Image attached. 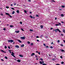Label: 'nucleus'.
I'll return each mask as SVG.
<instances>
[{
    "mask_svg": "<svg viewBox=\"0 0 65 65\" xmlns=\"http://www.w3.org/2000/svg\"><path fill=\"white\" fill-rule=\"evenodd\" d=\"M61 16L62 17H64V15L63 14H61Z\"/></svg>",
    "mask_w": 65,
    "mask_h": 65,
    "instance_id": "nucleus-21",
    "label": "nucleus"
},
{
    "mask_svg": "<svg viewBox=\"0 0 65 65\" xmlns=\"http://www.w3.org/2000/svg\"><path fill=\"white\" fill-rule=\"evenodd\" d=\"M24 11L25 13H26V12H27V11H26V10H24Z\"/></svg>",
    "mask_w": 65,
    "mask_h": 65,
    "instance_id": "nucleus-40",
    "label": "nucleus"
},
{
    "mask_svg": "<svg viewBox=\"0 0 65 65\" xmlns=\"http://www.w3.org/2000/svg\"><path fill=\"white\" fill-rule=\"evenodd\" d=\"M21 30H22V31H24V29H23L21 28Z\"/></svg>",
    "mask_w": 65,
    "mask_h": 65,
    "instance_id": "nucleus-32",
    "label": "nucleus"
},
{
    "mask_svg": "<svg viewBox=\"0 0 65 65\" xmlns=\"http://www.w3.org/2000/svg\"><path fill=\"white\" fill-rule=\"evenodd\" d=\"M55 60H56V59H52V60H53V61H55Z\"/></svg>",
    "mask_w": 65,
    "mask_h": 65,
    "instance_id": "nucleus-31",
    "label": "nucleus"
},
{
    "mask_svg": "<svg viewBox=\"0 0 65 65\" xmlns=\"http://www.w3.org/2000/svg\"><path fill=\"white\" fill-rule=\"evenodd\" d=\"M61 23H64L63 22H61Z\"/></svg>",
    "mask_w": 65,
    "mask_h": 65,
    "instance_id": "nucleus-64",
    "label": "nucleus"
},
{
    "mask_svg": "<svg viewBox=\"0 0 65 65\" xmlns=\"http://www.w3.org/2000/svg\"><path fill=\"white\" fill-rule=\"evenodd\" d=\"M60 58L61 59H62V58H63V57H62V56H60Z\"/></svg>",
    "mask_w": 65,
    "mask_h": 65,
    "instance_id": "nucleus-42",
    "label": "nucleus"
},
{
    "mask_svg": "<svg viewBox=\"0 0 65 65\" xmlns=\"http://www.w3.org/2000/svg\"><path fill=\"white\" fill-rule=\"evenodd\" d=\"M51 1L52 2H55V1L54 0H52Z\"/></svg>",
    "mask_w": 65,
    "mask_h": 65,
    "instance_id": "nucleus-18",
    "label": "nucleus"
},
{
    "mask_svg": "<svg viewBox=\"0 0 65 65\" xmlns=\"http://www.w3.org/2000/svg\"><path fill=\"white\" fill-rule=\"evenodd\" d=\"M41 28H43V26L42 25H41Z\"/></svg>",
    "mask_w": 65,
    "mask_h": 65,
    "instance_id": "nucleus-20",
    "label": "nucleus"
},
{
    "mask_svg": "<svg viewBox=\"0 0 65 65\" xmlns=\"http://www.w3.org/2000/svg\"><path fill=\"white\" fill-rule=\"evenodd\" d=\"M63 32H64V33H65V30H63Z\"/></svg>",
    "mask_w": 65,
    "mask_h": 65,
    "instance_id": "nucleus-34",
    "label": "nucleus"
},
{
    "mask_svg": "<svg viewBox=\"0 0 65 65\" xmlns=\"http://www.w3.org/2000/svg\"><path fill=\"white\" fill-rule=\"evenodd\" d=\"M19 56L21 57H23V55H19Z\"/></svg>",
    "mask_w": 65,
    "mask_h": 65,
    "instance_id": "nucleus-8",
    "label": "nucleus"
},
{
    "mask_svg": "<svg viewBox=\"0 0 65 65\" xmlns=\"http://www.w3.org/2000/svg\"><path fill=\"white\" fill-rule=\"evenodd\" d=\"M61 35H62V36H63V34H61Z\"/></svg>",
    "mask_w": 65,
    "mask_h": 65,
    "instance_id": "nucleus-56",
    "label": "nucleus"
},
{
    "mask_svg": "<svg viewBox=\"0 0 65 65\" xmlns=\"http://www.w3.org/2000/svg\"><path fill=\"white\" fill-rule=\"evenodd\" d=\"M21 39H25V37H21Z\"/></svg>",
    "mask_w": 65,
    "mask_h": 65,
    "instance_id": "nucleus-3",
    "label": "nucleus"
},
{
    "mask_svg": "<svg viewBox=\"0 0 65 65\" xmlns=\"http://www.w3.org/2000/svg\"><path fill=\"white\" fill-rule=\"evenodd\" d=\"M33 55H35V54L34 53H32V54H31V56H34Z\"/></svg>",
    "mask_w": 65,
    "mask_h": 65,
    "instance_id": "nucleus-7",
    "label": "nucleus"
},
{
    "mask_svg": "<svg viewBox=\"0 0 65 65\" xmlns=\"http://www.w3.org/2000/svg\"><path fill=\"white\" fill-rule=\"evenodd\" d=\"M29 17L30 18H31V19L33 18V17L32 16L30 15Z\"/></svg>",
    "mask_w": 65,
    "mask_h": 65,
    "instance_id": "nucleus-17",
    "label": "nucleus"
},
{
    "mask_svg": "<svg viewBox=\"0 0 65 65\" xmlns=\"http://www.w3.org/2000/svg\"><path fill=\"white\" fill-rule=\"evenodd\" d=\"M57 42H60V41H59V40H58Z\"/></svg>",
    "mask_w": 65,
    "mask_h": 65,
    "instance_id": "nucleus-49",
    "label": "nucleus"
},
{
    "mask_svg": "<svg viewBox=\"0 0 65 65\" xmlns=\"http://www.w3.org/2000/svg\"><path fill=\"white\" fill-rule=\"evenodd\" d=\"M14 5H16V3H15L14 4Z\"/></svg>",
    "mask_w": 65,
    "mask_h": 65,
    "instance_id": "nucleus-52",
    "label": "nucleus"
},
{
    "mask_svg": "<svg viewBox=\"0 0 65 65\" xmlns=\"http://www.w3.org/2000/svg\"><path fill=\"white\" fill-rule=\"evenodd\" d=\"M38 54H39V55H40V53L38 52Z\"/></svg>",
    "mask_w": 65,
    "mask_h": 65,
    "instance_id": "nucleus-36",
    "label": "nucleus"
},
{
    "mask_svg": "<svg viewBox=\"0 0 65 65\" xmlns=\"http://www.w3.org/2000/svg\"><path fill=\"white\" fill-rule=\"evenodd\" d=\"M10 18H11V17H12V16L10 15Z\"/></svg>",
    "mask_w": 65,
    "mask_h": 65,
    "instance_id": "nucleus-57",
    "label": "nucleus"
},
{
    "mask_svg": "<svg viewBox=\"0 0 65 65\" xmlns=\"http://www.w3.org/2000/svg\"><path fill=\"white\" fill-rule=\"evenodd\" d=\"M5 58L6 59H7V57L6 56H5Z\"/></svg>",
    "mask_w": 65,
    "mask_h": 65,
    "instance_id": "nucleus-23",
    "label": "nucleus"
},
{
    "mask_svg": "<svg viewBox=\"0 0 65 65\" xmlns=\"http://www.w3.org/2000/svg\"><path fill=\"white\" fill-rule=\"evenodd\" d=\"M8 48H9V49H10V47L8 46Z\"/></svg>",
    "mask_w": 65,
    "mask_h": 65,
    "instance_id": "nucleus-46",
    "label": "nucleus"
},
{
    "mask_svg": "<svg viewBox=\"0 0 65 65\" xmlns=\"http://www.w3.org/2000/svg\"><path fill=\"white\" fill-rule=\"evenodd\" d=\"M38 52H38L37 51L36 52V53H38Z\"/></svg>",
    "mask_w": 65,
    "mask_h": 65,
    "instance_id": "nucleus-54",
    "label": "nucleus"
},
{
    "mask_svg": "<svg viewBox=\"0 0 65 65\" xmlns=\"http://www.w3.org/2000/svg\"><path fill=\"white\" fill-rule=\"evenodd\" d=\"M3 30L4 31H5V30H6V29L5 28H4L3 29Z\"/></svg>",
    "mask_w": 65,
    "mask_h": 65,
    "instance_id": "nucleus-41",
    "label": "nucleus"
},
{
    "mask_svg": "<svg viewBox=\"0 0 65 65\" xmlns=\"http://www.w3.org/2000/svg\"><path fill=\"white\" fill-rule=\"evenodd\" d=\"M61 64H64V62L63 61L61 62Z\"/></svg>",
    "mask_w": 65,
    "mask_h": 65,
    "instance_id": "nucleus-25",
    "label": "nucleus"
},
{
    "mask_svg": "<svg viewBox=\"0 0 65 65\" xmlns=\"http://www.w3.org/2000/svg\"><path fill=\"white\" fill-rule=\"evenodd\" d=\"M1 15H3V14L2 13H1Z\"/></svg>",
    "mask_w": 65,
    "mask_h": 65,
    "instance_id": "nucleus-58",
    "label": "nucleus"
},
{
    "mask_svg": "<svg viewBox=\"0 0 65 65\" xmlns=\"http://www.w3.org/2000/svg\"><path fill=\"white\" fill-rule=\"evenodd\" d=\"M6 8H9V7H7V6H6Z\"/></svg>",
    "mask_w": 65,
    "mask_h": 65,
    "instance_id": "nucleus-27",
    "label": "nucleus"
},
{
    "mask_svg": "<svg viewBox=\"0 0 65 65\" xmlns=\"http://www.w3.org/2000/svg\"><path fill=\"white\" fill-rule=\"evenodd\" d=\"M11 55L13 57H15L14 56V54L13 53V52H12V54H11Z\"/></svg>",
    "mask_w": 65,
    "mask_h": 65,
    "instance_id": "nucleus-5",
    "label": "nucleus"
},
{
    "mask_svg": "<svg viewBox=\"0 0 65 65\" xmlns=\"http://www.w3.org/2000/svg\"><path fill=\"white\" fill-rule=\"evenodd\" d=\"M43 44L44 46H46V45H45V44L44 43H43Z\"/></svg>",
    "mask_w": 65,
    "mask_h": 65,
    "instance_id": "nucleus-30",
    "label": "nucleus"
},
{
    "mask_svg": "<svg viewBox=\"0 0 65 65\" xmlns=\"http://www.w3.org/2000/svg\"><path fill=\"white\" fill-rule=\"evenodd\" d=\"M14 13V11H13L12 12V14H13Z\"/></svg>",
    "mask_w": 65,
    "mask_h": 65,
    "instance_id": "nucleus-33",
    "label": "nucleus"
},
{
    "mask_svg": "<svg viewBox=\"0 0 65 65\" xmlns=\"http://www.w3.org/2000/svg\"><path fill=\"white\" fill-rule=\"evenodd\" d=\"M58 31L59 32H61V31H60L59 29H56L55 30V31L56 32H57V31Z\"/></svg>",
    "mask_w": 65,
    "mask_h": 65,
    "instance_id": "nucleus-2",
    "label": "nucleus"
},
{
    "mask_svg": "<svg viewBox=\"0 0 65 65\" xmlns=\"http://www.w3.org/2000/svg\"><path fill=\"white\" fill-rule=\"evenodd\" d=\"M40 60H41V61H43V59H42V58H41L40 59Z\"/></svg>",
    "mask_w": 65,
    "mask_h": 65,
    "instance_id": "nucleus-28",
    "label": "nucleus"
},
{
    "mask_svg": "<svg viewBox=\"0 0 65 65\" xmlns=\"http://www.w3.org/2000/svg\"><path fill=\"white\" fill-rule=\"evenodd\" d=\"M56 65H60V64L57 63V64H56Z\"/></svg>",
    "mask_w": 65,
    "mask_h": 65,
    "instance_id": "nucleus-50",
    "label": "nucleus"
},
{
    "mask_svg": "<svg viewBox=\"0 0 65 65\" xmlns=\"http://www.w3.org/2000/svg\"><path fill=\"white\" fill-rule=\"evenodd\" d=\"M20 23L21 24H22V22H20Z\"/></svg>",
    "mask_w": 65,
    "mask_h": 65,
    "instance_id": "nucleus-51",
    "label": "nucleus"
},
{
    "mask_svg": "<svg viewBox=\"0 0 65 65\" xmlns=\"http://www.w3.org/2000/svg\"><path fill=\"white\" fill-rule=\"evenodd\" d=\"M10 27H13V25H10Z\"/></svg>",
    "mask_w": 65,
    "mask_h": 65,
    "instance_id": "nucleus-22",
    "label": "nucleus"
},
{
    "mask_svg": "<svg viewBox=\"0 0 65 65\" xmlns=\"http://www.w3.org/2000/svg\"><path fill=\"white\" fill-rule=\"evenodd\" d=\"M27 42V43H28V44H30V42L29 41H28Z\"/></svg>",
    "mask_w": 65,
    "mask_h": 65,
    "instance_id": "nucleus-13",
    "label": "nucleus"
},
{
    "mask_svg": "<svg viewBox=\"0 0 65 65\" xmlns=\"http://www.w3.org/2000/svg\"><path fill=\"white\" fill-rule=\"evenodd\" d=\"M46 46L47 48L48 47V46Z\"/></svg>",
    "mask_w": 65,
    "mask_h": 65,
    "instance_id": "nucleus-55",
    "label": "nucleus"
},
{
    "mask_svg": "<svg viewBox=\"0 0 65 65\" xmlns=\"http://www.w3.org/2000/svg\"><path fill=\"white\" fill-rule=\"evenodd\" d=\"M24 44L22 45H21V47H24Z\"/></svg>",
    "mask_w": 65,
    "mask_h": 65,
    "instance_id": "nucleus-12",
    "label": "nucleus"
},
{
    "mask_svg": "<svg viewBox=\"0 0 65 65\" xmlns=\"http://www.w3.org/2000/svg\"><path fill=\"white\" fill-rule=\"evenodd\" d=\"M30 31L31 32H32V31H33V30L31 29H30Z\"/></svg>",
    "mask_w": 65,
    "mask_h": 65,
    "instance_id": "nucleus-26",
    "label": "nucleus"
},
{
    "mask_svg": "<svg viewBox=\"0 0 65 65\" xmlns=\"http://www.w3.org/2000/svg\"><path fill=\"white\" fill-rule=\"evenodd\" d=\"M8 42H11V43H12V42H13V40H8Z\"/></svg>",
    "mask_w": 65,
    "mask_h": 65,
    "instance_id": "nucleus-1",
    "label": "nucleus"
},
{
    "mask_svg": "<svg viewBox=\"0 0 65 65\" xmlns=\"http://www.w3.org/2000/svg\"><path fill=\"white\" fill-rule=\"evenodd\" d=\"M11 9H13V10H14V9L13 8H12Z\"/></svg>",
    "mask_w": 65,
    "mask_h": 65,
    "instance_id": "nucleus-37",
    "label": "nucleus"
},
{
    "mask_svg": "<svg viewBox=\"0 0 65 65\" xmlns=\"http://www.w3.org/2000/svg\"><path fill=\"white\" fill-rule=\"evenodd\" d=\"M61 51L62 52H64V50H61Z\"/></svg>",
    "mask_w": 65,
    "mask_h": 65,
    "instance_id": "nucleus-29",
    "label": "nucleus"
},
{
    "mask_svg": "<svg viewBox=\"0 0 65 65\" xmlns=\"http://www.w3.org/2000/svg\"><path fill=\"white\" fill-rule=\"evenodd\" d=\"M32 46L33 45V43H31L30 44Z\"/></svg>",
    "mask_w": 65,
    "mask_h": 65,
    "instance_id": "nucleus-19",
    "label": "nucleus"
},
{
    "mask_svg": "<svg viewBox=\"0 0 65 65\" xmlns=\"http://www.w3.org/2000/svg\"><path fill=\"white\" fill-rule=\"evenodd\" d=\"M37 41H38H38H39V40H37Z\"/></svg>",
    "mask_w": 65,
    "mask_h": 65,
    "instance_id": "nucleus-53",
    "label": "nucleus"
},
{
    "mask_svg": "<svg viewBox=\"0 0 65 65\" xmlns=\"http://www.w3.org/2000/svg\"><path fill=\"white\" fill-rule=\"evenodd\" d=\"M36 17H39V16L38 15H36Z\"/></svg>",
    "mask_w": 65,
    "mask_h": 65,
    "instance_id": "nucleus-39",
    "label": "nucleus"
},
{
    "mask_svg": "<svg viewBox=\"0 0 65 65\" xmlns=\"http://www.w3.org/2000/svg\"><path fill=\"white\" fill-rule=\"evenodd\" d=\"M36 38H39V37H38V36H37Z\"/></svg>",
    "mask_w": 65,
    "mask_h": 65,
    "instance_id": "nucleus-48",
    "label": "nucleus"
},
{
    "mask_svg": "<svg viewBox=\"0 0 65 65\" xmlns=\"http://www.w3.org/2000/svg\"><path fill=\"white\" fill-rule=\"evenodd\" d=\"M56 26H59V25L58 24H56Z\"/></svg>",
    "mask_w": 65,
    "mask_h": 65,
    "instance_id": "nucleus-38",
    "label": "nucleus"
},
{
    "mask_svg": "<svg viewBox=\"0 0 65 65\" xmlns=\"http://www.w3.org/2000/svg\"><path fill=\"white\" fill-rule=\"evenodd\" d=\"M61 7H63V8H64V7H65V6H61Z\"/></svg>",
    "mask_w": 65,
    "mask_h": 65,
    "instance_id": "nucleus-24",
    "label": "nucleus"
},
{
    "mask_svg": "<svg viewBox=\"0 0 65 65\" xmlns=\"http://www.w3.org/2000/svg\"><path fill=\"white\" fill-rule=\"evenodd\" d=\"M36 59L37 60H38V59L37 58Z\"/></svg>",
    "mask_w": 65,
    "mask_h": 65,
    "instance_id": "nucleus-61",
    "label": "nucleus"
},
{
    "mask_svg": "<svg viewBox=\"0 0 65 65\" xmlns=\"http://www.w3.org/2000/svg\"><path fill=\"white\" fill-rule=\"evenodd\" d=\"M15 32L17 33H19V31H15Z\"/></svg>",
    "mask_w": 65,
    "mask_h": 65,
    "instance_id": "nucleus-10",
    "label": "nucleus"
},
{
    "mask_svg": "<svg viewBox=\"0 0 65 65\" xmlns=\"http://www.w3.org/2000/svg\"><path fill=\"white\" fill-rule=\"evenodd\" d=\"M55 20H57V18H55Z\"/></svg>",
    "mask_w": 65,
    "mask_h": 65,
    "instance_id": "nucleus-63",
    "label": "nucleus"
},
{
    "mask_svg": "<svg viewBox=\"0 0 65 65\" xmlns=\"http://www.w3.org/2000/svg\"><path fill=\"white\" fill-rule=\"evenodd\" d=\"M5 48H7V46H5Z\"/></svg>",
    "mask_w": 65,
    "mask_h": 65,
    "instance_id": "nucleus-35",
    "label": "nucleus"
},
{
    "mask_svg": "<svg viewBox=\"0 0 65 65\" xmlns=\"http://www.w3.org/2000/svg\"><path fill=\"white\" fill-rule=\"evenodd\" d=\"M50 48H53V46H51L50 47Z\"/></svg>",
    "mask_w": 65,
    "mask_h": 65,
    "instance_id": "nucleus-44",
    "label": "nucleus"
},
{
    "mask_svg": "<svg viewBox=\"0 0 65 65\" xmlns=\"http://www.w3.org/2000/svg\"><path fill=\"white\" fill-rule=\"evenodd\" d=\"M18 41L20 43H22V41L20 40H18Z\"/></svg>",
    "mask_w": 65,
    "mask_h": 65,
    "instance_id": "nucleus-9",
    "label": "nucleus"
},
{
    "mask_svg": "<svg viewBox=\"0 0 65 65\" xmlns=\"http://www.w3.org/2000/svg\"><path fill=\"white\" fill-rule=\"evenodd\" d=\"M53 44V42H52L51 44Z\"/></svg>",
    "mask_w": 65,
    "mask_h": 65,
    "instance_id": "nucleus-60",
    "label": "nucleus"
},
{
    "mask_svg": "<svg viewBox=\"0 0 65 65\" xmlns=\"http://www.w3.org/2000/svg\"><path fill=\"white\" fill-rule=\"evenodd\" d=\"M16 12H17V13H19V12H20L19 11V10H17Z\"/></svg>",
    "mask_w": 65,
    "mask_h": 65,
    "instance_id": "nucleus-15",
    "label": "nucleus"
},
{
    "mask_svg": "<svg viewBox=\"0 0 65 65\" xmlns=\"http://www.w3.org/2000/svg\"><path fill=\"white\" fill-rule=\"evenodd\" d=\"M60 45H61V46H63V44H61Z\"/></svg>",
    "mask_w": 65,
    "mask_h": 65,
    "instance_id": "nucleus-47",
    "label": "nucleus"
},
{
    "mask_svg": "<svg viewBox=\"0 0 65 65\" xmlns=\"http://www.w3.org/2000/svg\"><path fill=\"white\" fill-rule=\"evenodd\" d=\"M15 47H17V48H19V46L18 45L15 46Z\"/></svg>",
    "mask_w": 65,
    "mask_h": 65,
    "instance_id": "nucleus-6",
    "label": "nucleus"
},
{
    "mask_svg": "<svg viewBox=\"0 0 65 65\" xmlns=\"http://www.w3.org/2000/svg\"><path fill=\"white\" fill-rule=\"evenodd\" d=\"M6 15H9V14L8 13H6Z\"/></svg>",
    "mask_w": 65,
    "mask_h": 65,
    "instance_id": "nucleus-16",
    "label": "nucleus"
},
{
    "mask_svg": "<svg viewBox=\"0 0 65 65\" xmlns=\"http://www.w3.org/2000/svg\"><path fill=\"white\" fill-rule=\"evenodd\" d=\"M53 29V28H50V29H51V30H52V29Z\"/></svg>",
    "mask_w": 65,
    "mask_h": 65,
    "instance_id": "nucleus-45",
    "label": "nucleus"
},
{
    "mask_svg": "<svg viewBox=\"0 0 65 65\" xmlns=\"http://www.w3.org/2000/svg\"><path fill=\"white\" fill-rule=\"evenodd\" d=\"M63 41H64V42L65 43V41L64 40H63Z\"/></svg>",
    "mask_w": 65,
    "mask_h": 65,
    "instance_id": "nucleus-62",
    "label": "nucleus"
},
{
    "mask_svg": "<svg viewBox=\"0 0 65 65\" xmlns=\"http://www.w3.org/2000/svg\"><path fill=\"white\" fill-rule=\"evenodd\" d=\"M1 51L3 52V53H6V52H4V51H3V50H1Z\"/></svg>",
    "mask_w": 65,
    "mask_h": 65,
    "instance_id": "nucleus-11",
    "label": "nucleus"
},
{
    "mask_svg": "<svg viewBox=\"0 0 65 65\" xmlns=\"http://www.w3.org/2000/svg\"><path fill=\"white\" fill-rule=\"evenodd\" d=\"M44 63V62L43 61H42V62L41 61H40V64H42V63Z\"/></svg>",
    "mask_w": 65,
    "mask_h": 65,
    "instance_id": "nucleus-4",
    "label": "nucleus"
},
{
    "mask_svg": "<svg viewBox=\"0 0 65 65\" xmlns=\"http://www.w3.org/2000/svg\"><path fill=\"white\" fill-rule=\"evenodd\" d=\"M28 2H31V0H28Z\"/></svg>",
    "mask_w": 65,
    "mask_h": 65,
    "instance_id": "nucleus-43",
    "label": "nucleus"
},
{
    "mask_svg": "<svg viewBox=\"0 0 65 65\" xmlns=\"http://www.w3.org/2000/svg\"><path fill=\"white\" fill-rule=\"evenodd\" d=\"M11 6H12V4H11Z\"/></svg>",
    "mask_w": 65,
    "mask_h": 65,
    "instance_id": "nucleus-59",
    "label": "nucleus"
},
{
    "mask_svg": "<svg viewBox=\"0 0 65 65\" xmlns=\"http://www.w3.org/2000/svg\"><path fill=\"white\" fill-rule=\"evenodd\" d=\"M17 61V62H21V60H18Z\"/></svg>",
    "mask_w": 65,
    "mask_h": 65,
    "instance_id": "nucleus-14",
    "label": "nucleus"
}]
</instances>
